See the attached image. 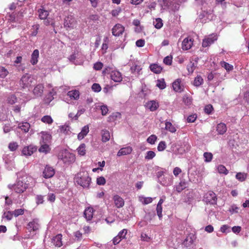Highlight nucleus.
Wrapping results in <instances>:
<instances>
[{"label": "nucleus", "mask_w": 249, "mask_h": 249, "mask_svg": "<svg viewBox=\"0 0 249 249\" xmlns=\"http://www.w3.org/2000/svg\"><path fill=\"white\" fill-rule=\"evenodd\" d=\"M91 180L89 174L86 171L80 172L74 178L75 182L84 188H89Z\"/></svg>", "instance_id": "1"}, {"label": "nucleus", "mask_w": 249, "mask_h": 249, "mask_svg": "<svg viewBox=\"0 0 249 249\" xmlns=\"http://www.w3.org/2000/svg\"><path fill=\"white\" fill-rule=\"evenodd\" d=\"M27 177L23 176L18 178L16 183L13 185H9L10 189H13L17 193H22L26 190L28 187V184L26 183Z\"/></svg>", "instance_id": "2"}, {"label": "nucleus", "mask_w": 249, "mask_h": 249, "mask_svg": "<svg viewBox=\"0 0 249 249\" xmlns=\"http://www.w3.org/2000/svg\"><path fill=\"white\" fill-rule=\"evenodd\" d=\"M59 156L64 163L67 164L73 162L75 160L74 155L67 150H63Z\"/></svg>", "instance_id": "3"}, {"label": "nucleus", "mask_w": 249, "mask_h": 249, "mask_svg": "<svg viewBox=\"0 0 249 249\" xmlns=\"http://www.w3.org/2000/svg\"><path fill=\"white\" fill-rule=\"evenodd\" d=\"M34 82V78L29 74H24L20 79L19 85L22 88L30 87Z\"/></svg>", "instance_id": "4"}, {"label": "nucleus", "mask_w": 249, "mask_h": 249, "mask_svg": "<svg viewBox=\"0 0 249 249\" xmlns=\"http://www.w3.org/2000/svg\"><path fill=\"white\" fill-rule=\"evenodd\" d=\"M203 201L207 204H216L217 201L216 196L213 192L209 191L205 194L203 197Z\"/></svg>", "instance_id": "5"}, {"label": "nucleus", "mask_w": 249, "mask_h": 249, "mask_svg": "<svg viewBox=\"0 0 249 249\" xmlns=\"http://www.w3.org/2000/svg\"><path fill=\"white\" fill-rule=\"evenodd\" d=\"M76 21L72 15H68L64 19V26L67 29H73L76 27Z\"/></svg>", "instance_id": "6"}, {"label": "nucleus", "mask_w": 249, "mask_h": 249, "mask_svg": "<svg viewBox=\"0 0 249 249\" xmlns=\"http://www.w3.org/2000/svg\"><path fill=\"white\" fill-rule=\"evenodd\" d=\"M39 227L38 219L35 218L28 223L26 229L31 233L32 232H36L38 230Z\"/></svg>", "instance_id": "7"}, {"label": "nucleus", "mask_w": 249, "mask_h": 249, "mask_svg": "<svg viewBox=\"0 0 249 249\" xmlns=\"http://www.w3.org/2000/svg\"><path fill=\"white\" fill-rule=\"evenodd\" d=\"M158 182L164 186H170L173 182V177L172 175L169 174L164 175Z\"/></svg>", "instance_id": "8"}, {"label": "nucleus", "mask_w": 249, "mask_h": 249, "mask_svg": "<svg viewBox=\"0 0 249 249\" xmlns=\"http://www.w3.org/2000/svg\"><path fill=\"white\" fill-rule=\"evenodd\" d=\"M217 39V36L212 34L206 36L203 40L202 45L203 47H207L213 43Z\"/></svg>", "instance_id": "9"}, {"label": "nucleus", "mask_w": 249, "mask_h": 249, "mask_svg": "<svg viewBox=\"0 0 249 249\" xmlns=\"http://www.w3.org/2000/svg\"><path fill=\"white\" fill-rule=\"evenodd\" d=\"M54 174V169L49 165H46L43 171L42 176L45 178H52Z\"/></svg>", "instance_id": "10"}, {"label": "nucleus", "mask_w": 249, "mask_h": 249, "mask_svg": "<svg viewBox=\"0 0 249 249\" xmlns=\"http://www.w3.org/2000/svg\"><path fill=\"white\" fill-rule=\"evenodd\" d=\"M36 150V146L30 145L24 147L22 150V153L24 156H29L32 155Z\"/></svg>", "instance_id": "11"}, {"label": "nucleus", "mask_w": 249, "mask_h": 249, "mask_svg": "<svg viewBox=\"0 0 249 249\" xmlns=\"http://www.w3.org/2000/svg\"><path fill=\"white\" fill-rule=\"evenodd\" d=\"M124 30V27L120 24H116L112 29V35L115 36H119L122 35Z\"/></svg>", "instance_id": "12"}, {"label": "nucleus", "mask_w": 249, "mask_h": 249, "mask_svg": "<svg viewBox=\"0 0 249 249\" xmlns=\"http://www.w3.org/2000/svg\"><path fill=\"white\" fill-rule=\"evenodd\" d=\"M44 87L42 84H38L36 85L33 90V93L36 97H40L42 96Z\"/></svg>", "instance_id": "13"}, {"label": "nucleus", "mask_w": 249, "mask_h": 249, "mask_svg": "<svg viewBox=\"0 0 249 249\" xmlns=\"http://www.w3.org/2000/svg\"><path fill=\"white\" fill-rule=\"evenodd\" d=\"M146 108L149 109L151 111L156 110L159 107V103L155 100L148 101L145 105Z\"/></svg>", "instance_id": "14"}, {"label": "nucleus", "mask_w": 249, "mask_h": 249, "mask_svg": "<svg viewBox=\"0 0 249 249\" xmlns=\"http://www.w3.org/2000/svg\"><path fill=\"white\" fill-rule=\"evenodd\" d=\"M193 43V40L191 37H186L184 39L182 43V49L184 50L190 49Z\"/></svg>", "instance_id": "15"}, {"label": "nucleus", "mask_w": 249, "mask_h": 249, "mask_svg": "<svg viewBox=\"0 0 249 249\" xmlns=\"http://www.w3.org/2000/svg\"><path fill=\"white\" fill-rule=\"evenodd\" d=\"M132 151V148L128 146L120 149L117 152V156L121 157L122 156L127 155L130 154Z\"/></svg>", "instance_id": "16"}, {"label": "nucleus", "mask_w": 249, "mask_h": 249, "mask_svg": "<svg viewBox=\"0 0 249 249\" xmlns=\"http://www.w3.org/2000/svg\"><path fill=\"white\" fill-rule=\"evenodd\" d=\"M110 77L112 80L116 82H120L122 80V76L120 72L114 71L111 72Z\"/></svg>", "instance_id": "17"}, {"label": "nucleus", "mask_w": 249, "mask_h": 249, "mask_svg": "<svg viewBox=\"0 0 249 249\" xmlns=\"http://www.w3.org/2000/svg\"><path fill=\"white\" fill-rule=\"evenodd\" d=\"M113 200L115 205L118 208H122L124 204V199L119 196L115 195L113 196Z\"/></svg>", "instance_id": "18"}, {"label": "nucleus", "mask_w": 249, "mask_h": 249, "mask_svg": "<svg viewBox=\"0 0 249 249\" xmlns=\"http://www.w3.org/2000/svg\"><path fill=\"white\" fill-rule=\"evenodd\" d=\"M181 80L178 79L173 82L172 87L175 91L180 92L183 90V86L181 85Z\"/></svg>", "instance_id": "19"}, {"label": "nucleus", "mask_w": 249, "mask_h": 249, "mask_svg": "<svg viewBox=\"0 0 249 249\" xmlns=\"http://www.w3.org/2000/svg\"><path fill=\"white\" fill-rule=\"evenodd\" d=\"M39 57V51L37 49L35 50L31 54L30 62L33 65L36 64L38 62Z\"/></svg>", "instance_id": "20"}, {"label": "nucleus", "mask_w": 249, "mask_h": 249, "mask_svg": "<svg viewBox=\"0 0 249 249\" xmlns=\"http://www.w3.org/2000/svg\"><path fill=\"white\" fill-rule=\"evenodd\" d=\"M93 212V209L91 207H88L85 209L84 214L88 221H89L92 218Z\"/></svg>", "instance_id": "21"}, {"label": "nucleus", "mask_w": 249, "mask_h": 249, "mask_svg": "<svg viewBox=\"0 0 249 249\" xmlns=\"http://www.w3.org/2000/svg\"><path fill=\"white\" fill-rule=\"evenodd\" d=\"M227 126L224 123H220L217 125L216 131L219 135L224 134L227 131Z\"/></svg>", "instance_id": "22"}, {"label": "nucleus", "mask_w": 249, "mask_h": 249, "mask_svg": "<svg viewBox=\"0 0 249 249\" xmlns=\"http://www.w3.org/2000/svg\"><path fill=\"white\" fill-rule=\"evenodd\" d=\"M41 141L40 142L49 143L51 140L52 136L49 133L44 131L41 132Z\"/></svg>", "instance_id": "23"}, {"label": "nucleus", "mask_w": 249, "mask_h": 249, "mask_svg": "<svg viewBox=\"0 0 249 249\" xmlns=\"http://www.w3.org/2000/svg\"><path fill=\"white\" fill-rule=\"evenodd\" d=\"M89 127L88 125L84 126L81 131L78 134L77 138L79 140H82L89 133Z\"/></svg>", "instance_id": "24"}, {"label": "nucleus", "mask_w": 249, "mask_h": 249, "mask_svg": "<svg viewBox=\"0 0 249 249\" xmlns=\"http://www.w3.org/2000/svg\"><path fill=\"white\" fill-rule=\"evenodd\" d=\"M61 240L62 235L61 234H58L53 237L52 243L55 247H60L62 245Z\"/></svg>", "instance_id": "25"}, {"label": "nucleus", "mask_w": 249, "mask_h": 249, "mask_svg": "<svg viewBox=\"0 0 249 249\" xmlns=\"http://www.w3.org/2000/svg\"><path fill=\"white\" fill-rule=\"evenodd\" d=\"M150 70L155 73H160L161 72L162 68L157 64H152L149 66Z\"/></svg>", "instance_id": "26"}, {"label": "nucleus", "mask_w": 249, "mask_h": 249, "mask_svg": "<svg viewBox=\"0 0 249 249\" xmlns=\"http://www.w3.org/2000/svg\"><path fill=\"white\" fill-rule=\"evenodd\" d=\"M186 188V183L184 181H181L178 184L174 186V189L178 193H180Z\"/></svg>", "instance_id": "27"}, {"label": "nucleus", "mask_w": 249, "mask_h": 249, "mask_svg": "<svg viewBox=\"0 0 249 249\" xmlns=\"http://www.w3.org/2000/svg\"><path fill=\"white\" fill-rule=\"evenodd\" d=\"M38 16L41 19H46L48 17L49 12L44 8L39 9L38 10Z\"/></svg>", "instance_id": "28"}, {"label": "nucleus", "mask_w": 249, "mask_h": 249, "mask_svg": "<svg viewBox=\"0 0 249 249\" xmlns=\"http://www.w3.org/2000/svg\"><path fill=\"white\" fill-rule=\"evenodd\" d=\"M67 94L71 99L74 100H77L79 97V92L77 90L69 91Z\"/></svg>", "instance_id": "29"}, {"label": "nucleus", "mask_w": 249, "mask_h": 249, "mask_svg": "<svg viewBox=\"0 0 249 249\" xmlns=\"http://www.w3.org/2000/svg\"><path fill=\"white\" fill-rule=\"evenodd\" d=\"M18 127L25 132H28L30 128V124L27 122H24L19 124Z\"/></svg>", "instance_id": "30"}, {"label": "nucleus", "mask_w": 249, "mask_h": 249, "mask_svg": "<svg viewBox=\"0 0 249 249\" xmlns=\"http://www.w3.org/2000/svg\"><path fill=\"white\" fill-rule=\"evenodd\" d=\"M78 154L80 156H84L86 154V145L85 143L80 144L77 148Z\"/></svg>", "instance_id": "31"}, {"label": "nucleus", "mask_w": 249, "mask_h": 249, "mask_svg": "<svg viewBox=\"0 0 249 249\" xmlns=\"http://www.w3.org/2000/svg\"><path fill=\"white\" fill-rule=\"evenodd\" d=\"M110 133L107 130H103L102 134V140L105 142L108 141L110 139Z\"/></svg>", "instance_id": "32"}, {"label": "nucleus", "mask_w": 249, "mask_h": 249, "mask_svg": "<svg viewBox=\"0 0 249 249\" xmlns=\"http://www.w3.org/2000/svg\"><path fill=\"white\" fill-rule=\"evenodd\" d=\"M165 129L171 133H175L176 131L175 127L169 122H166Z\"/></svg>", "instance_id": "33"}, {"label": "nucleus", "mask_w": 249, "mask_h": 249, "mask_svg": "<svg viewBox=\"0 0 249 249\" xmlns=\"http://www.w3.org/2000/svg\"><path fill=\"white\" fill-rule=\"evenodd\" d=\"M236 178L239 181L242 182L247 178V174L245 173L239 172L235 176Z\"/></svg>", "instance_id": "34"}, {"label": "nucleus", "mask_w": 249, "mask_h": 249, "mask_svg": "<svg viewBox=\"0 0 249 249\" xmlns=\"http://www.w3.org/2000/svg\"><path fill=\"white\" fill-rule=\"evenodd\" d=\"M221 66L224 68L227 71H232L233 69V67L232 65L225 62V61H222L220 63Z\"/></svg>", "instance_id": "35"}, {"label": "nucleus", "mask_w": 249, "mask_h": 249, "mask_svg": "<svg viewBox=\"0 0 249 249\" xmlns=\"http://www.w3.org/2000/svg\"><path fill=\"white\" fill-rule=\"evenodd\" d=\"M153 24L157 29H160L163 26L162 20L160 18H157L154 20Z\"/></svg>", "instance_id": "36"}, {"label": "nucleus", "mask_w": 249, "mask_h": 249, "mask_svg": "<svg viewBox=\"0 0 249 249\" xmlns=\"http://www.w3.org/2000/svg\"><path fill=\"white\" fill-rule=\"evenodd\" d=\"M41 144V146L39 149V151L40 152H47L49 150V147L48 143H42L40 142Z\"/></svg>", "instance_id": "37"}, {"label": "nucleus", "mask_w": 249, "mask_h": 249, "mask_svg": "<svg viewBox=\"0 0 249 249\" xmlns=\"http://www.w3.org/2000/svg\"><path fill=\"white\" fill-rule=\"evenodd\" d=\"M41 121L44 123L50 124L53 122V120L50 116L45 115L41 118Z\"/></svg>", "instance_id": "38"}, {"label": "nucleus", "mask_w": 249, "mask_h": 249, "mask_svg": "<svg viewBox=\"0 0 249 249\" xmlns=\"http://www.w3.org/2000/svg\"><path fill=\"white\" fill-rule=\"evenodd\" d=\"M217 171L219 174L227 175L229 173L228 170L223 165H219L217 166Z\"/></svg>", "instance_id": "39"}, {"label": "nucleus", "mask_w": 249, "mask_h": 249, "mask_svg": "<svg viewBox=\"0 0 249 249\" xmlns=\"http://www.w3.org/2000/svg\"><path fill=\"white\" fill-rule=\"evenodd\" d=\"M9 73L8 70L2 66H0V77L4 78Z\"/></svg>", "instance_id": "40"}, {"label": "nucleus", "mask_w": 249, "mask_h": 249, "mask_svg": "<svg viewBox=\"0 0 249 249\" xmlns=\"http://www.w3.org/2000/svg\"><path fill=\"white\" fill-rule=\"evenodd\" d=\"M156 86L160 89H163L166 87V84L163 79H159L157 81Z\"/></svg>", "instance_id": "41"}, {"label": "nucleus", "mask_w": 249, "mask_h": 249, "mask_svg": "<svg viewBox=\"0 0 249 249\" xmlns=\"http://www.w3.org/2000/svg\"><path fill=\"white\" fill-rule=\"evenodd\" d=\"M60 131L61 133L68 134L70 132V126L68 125H64L60 127Z\"/></svg>", "instance_id": "42"}, {"label": "nucleus", "mask_w": 249, "mask_h": 249, "mask_svg": "<svg viewBox=\"0 0 249 249\" xmlns=\"http://www.w3.org/2000/svg\"><path fill=\"white\" fill-rule=\"evenodd\" d=\"M203 82V79L200 76H197L194 81V85L196 87L200 86Z\"/></svg>", "instance_id": "43"}, {"label": "nucleus", "mask_w": 249, "mask_h": 249, "mask_svg": "<svg viewBox=\"0 0 249 249\" xmlns=\"http://www.w3.org/2000/svg\"><path fill=\"white\" fill-rule=\"evenodd\" d=\"M140 200L143 204L146 205L151 203L153 201V198L150 197H140Z\"/></svg>", "instance_id": "44"}, {"label": "nucleus", "mask_w": 249, "mask_h": 249, "mask_svg": "<svg viewBox=\"0 0 249 249\" xmlns=\"http://www.w3.org/2000/svg\"><path fill=\"white\" fill-rule=\"evenodd\" d=\"M14 215L13 212L8 211L7 212H4L2 215V218H5L7 220H10Z\"/></svg>", "instance_id": "45"}, {"label": "nucleus", "mask_w": 249, "mask_h": 249, "mask_svg": "<svg viewBox=\"0 0 249 249\" xmlns=\"http://www.w3.org/2000/svg\"><path fill=\"white\" fill-rule=\"evenodd\" d=\"M132 72L134 73L137 72L138 74H140V71L142 70V68L140 66L134 65L130 68Z\"/></svg>", "instance_id": "46"}, {"label": "nucleus", "mask_w": 249, "mask_h": 249, "mask_svg": "<svg viewBox=\"0 0 249 249\" xmlns=\"http://www.w3.org/2000/svg\"><path fill=\"white\" fill-rule=\"evenodd\" d=\"M17 98L15 95L12 94L8 96L7 98V101L8 103L12 105L15 104L17 101Z\"/></svg>", "instance_id": "47"}, {"label": "nucleus", "mask_w": 249, "mask_h": 249, "mask_svg": "<svg viewBox=\"0 0 249 249\" xmlns=\"http://www.w3.org/2000/svg\"><path fill=\"white\" fill-rule=\"evenodd\" d=\"M156 156L155 153L153 151H148L146 152L145 159L146 160H151L154 158Z\"/></svg>", "instance_id": "48"}, {"label": "nucleus", "mask_w": 249, "mask_h": 249, "mask_svg": "<svg viewBox=\"0 0 249 249\" xmlns=\"http://www.w3.org/2000/svg\"><path fill=\"white\" fill-rule=\"evenodd\" d=\"M203 156L205 159V161L207 162L211 161L213 158V154L211 153L205 152Z\"/></svg>", "instance_id": "49"}, {"label": "nucleus", "mask_w": 249, "mask_h": 249, "mask_svg": "<svg viewBox=\"0 0 249 249\" xmlns=\"http://www.w3.org/2000/svg\"><path fill=\"white\" fill-rule=\"evenodd\" d=\"M18 146L17 142H11L9 144L8 148L11 151H15L18 148Z\"/></svg>", "instance_id": "50"}, {"label": "nucleus", "mask_w": 249, "mask_h": 249, "mask_svg": "<svg viewBox=\"0 0 249 249\" xmlns=\"http://www.w3.org/2000/svg\"><path fill=\"white\" fill-rule=\"evenodd\" d=\"M157 139V137L156 135H151L147 138V142L151 144H153L155 143Z\"/></svg>", "instance_id": "51"}, {"label": "nucleus", "mask_w": 249, "mask_h": 249, "mask_svg": "<svg viewBox=\"0 0 249 249\" xmlns=\"http://www.w3.org/2000/svg\"><path fill=\"white\" fill-rule=\"evenodd\" d=\"M166 145L165 142L164 141H161L159 143L157 149L159 151H162L166 148Z\"/></svg>", "instance_id": "52"}, {"label": "nucleus", "mask_w": 249, "mask_h": 249, "mask_svg": "<svg viewBox=\"0 0 249 249\" xmlns=\"http://www.w3.org/2000/svg\"><path fill=\"white\" fill-rule=\"evenodd\" d=\"M78 56V53L75 52L71 54L68 58L70 62L76 64L75 63H74V61L76 59V58H77Z\"/></svg>", "instance_id": "53"}, {"label": "nucleus", "mask_w": 249, "mask_h": 249, "mask_svg": "<svg viewBox=\"0 0 249 249\" xmlns=\"http://www.w3.org/2000/svg\"><path fill=\"white\" fill-rule=\"evenodd\" d=\"M13 214L15 217H17L20 215L23 214L24 213V209H19L15 210L13 212Z\"/></svg>", "instance_id": "54"}, {"label": "nucleus", "mask_w": 249, "mask_h": 249, "mask_svg": "<svg viewBox=\"0 0 249 249\" xmlns=\"http://www.w3.org/2000/svg\"><path fill=\"white\" fill-rule=\"evenodd\" d=\"M172 56H167L163 59V62L164 64L167 65H171L172 62Z\"/></svg>", "instance_id": "55"}, {"label": "nucleus", "mask_w": 249, "mask_h": 249, "mask_svg": "<svg viewBox=\"0 0 249 249\" xmlns=\"http://www.w3.org/2000/svg\"><path fill=\"white\" fill-rule=\"evenodd\" d=\"M196 65L194 63L190 62L187 66V70L189 73H193L195 69Z\"/></svg>", "instance_id": "56"}, {"label": "nucleus", "mask_w": 249, "mask_h": 249, "mask_svg": "<svg viewBox=\"0 0 249 249\" xmlns=\"http://www.w3.org/2000/svg\"><path fill=\"white\" fill-rule=\"evenodd\" d=\"M97 184L99 185H103L106 183V179L103 177H100L97 178Z\"/></svg>", "instance_id": "57"}, {"label": "nucleus", "mask_w": 249, "mask_h": 249, "mask_svg": "<svg viewBox=\"0 0 249 249\" xmlns=\"http://www.w3.org/2000/svg\"><path fill=\"white\" fill-rule=\"evenodd\" d=\"M183 102L185 105L189 106L192 104V99L185 95L183 97Z\"/></svg>", "instance_id": "58"}, {"label": "nucleus", "mask_w": 249, "mask_h": 249, "mask_svg": "<svg viewBox=\"0 0 249 249\" xmlns=\"http://www.w3.org/2000/svg\"><path fill=\"white\" fill-rule=\"evenodd\" d=\"M91 89L95 92H99L101 90V87L99 84L94 83L92 85Z\"/></svg>", "instance_id": "59"}, {"label": "nucleus", "mask_w": 249, "mask_h": 249, "mask_svg": "<svg viewBox=\"0 0 249 249\" xmlns=\"http://www.w3.org/2000/svg\"><path fill=\"white\" fill-rule=\"evenodd\" d=\"M100 109L103 115H106L108 111V107L107 106L102 105L100 106Z\"/></svg>", "instance_id": "60"}, {"label": "nucleus", "mask_w": 249, "mask_h": 249, "mask_svg": "<svg viewBox=\"0 0 249 249\" xmlns=\"http://www.w3.org/2000/svg\"><path fill=\"white\" fill-rule=\"evenodd\" d=\"M127 232V231L126 229H123L119 232L117 235L119 236V237H120L121 239H123L125 238Z\"/></svg>", "instance_id": "61"}, {"label": "nucleus", "mask_w": 249, "mask_h": 249, "mask_svg": "<svg viewBox=\"0 0 249 249\" xmlns=\"http://www.w3.org/2000/svg\"><path fill=\"white\" fill-rule=\"evenodd\" d=\"M213 109V106L211 105H208L205 107L204 111L207 114H209L212 112Z\"/></svg>", "instance_id": "62"}, {"label": "nucleus", "mask_w": 249, "mask_h": 249, "mask_svg": "<svg viewBox=\"0 0 249 249\" xmlns=\"http://www.w3.org/2000/svg\"><path fill=\"white\" fill-rule=\"evenodd\" d=\"M196 114H193L189 116L187 120L188 123H194L196 121Z\"/></svg>", "instance_id": "63"}, {"label": "nucleus", "mask_w": 249, "mask_h": 249, "mask_svg": "<svg viewBox=\"0 0 249 249\" xmlns=\"http://www.w3.org/2000/svg\"><path fill=\"white\" fill-rule=\"evenodd\" d=\"M238 208L235 205H232L231 206L229 209V211L231 213H238Z\"/></svg>", "instance_id": "64"}]
</instances>
